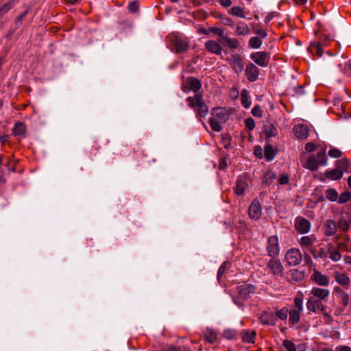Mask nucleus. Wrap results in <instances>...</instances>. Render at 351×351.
<instances>
[{"label":"nucleus","instance_id":"f257e3e1","mask_svg":"<svg viewBox=\"0 0 351 351\" xmlns=\"http://www.w3.org/2000/svg\"><path fill=\"white\" fill-rule=\"evenodd\" d=\"M230 114L227 109L224 108H215L212 110L211 117L209 119V124L215 132L221 130V123H226L229 119Z\"/></svg>","mask_w":351,"mask_h":351},{"label":"nucleus","instance_id":"f03ea898","mask_svg":"<svg viewBox=\"0 0 351 351\" xmlns=\"http://www.w3.org/2000/svg\"><path fill=\"white\" fill-rule=\"evenodd\" d=\"M186 101L191 108H197V117L199 119L205 117L208 114V108L204 103L203 95L201 93H196L194 97H189Z\"/></svg>","mask_w":351,"mask_h":351},{"label":"nucleus","instance_id":"7ed1b4c3","mask_svg":"<svg viewBox=\"0 0 351 351\" xmlns=\"http://www.w3.org/2000/svg\"><path fill=\"white\" fill-rule=\"evenodd\" d=\"M298 242L303 250L310 252L315 258H317L315 250L313 248L315 244L317 242V237L314 234L302 236L298 239Z\"/></svg>","mask_w":351,"mask_h":351},{"label":"nucleus","instance_id":"20e7f679","mask_svg":"<svg viewBox=\"0 0 351 351\" xmlns=\"http://www.w3.org/2000/svg\"><path fill=\"white\" fill-rule=\"evenodd\" d=\"M285 258L289 266H297L301 263L302 255L299 249L293 247L286 252Z\"/></svg>","mask_w":351,"mask_h":351},{"label":"nucleus","instance_id":"39448f33","mask_svg":"<svg viewBox=\"0 0 351 351\" xmlns=\"http://www.w3.org/2000/svg\"><path fill=\"white\" fill-rule=\"evenodd\" d=\"M266 250L271 258L276 257L279 254L280 247L278 237L271 236L267 239Z\"/></svg>","mask_w":351,"mask_h":351},{"label":"nucleus","instance_id":"423d86ee","mask_svg":"<svg viewBox=\"0 0 351 351\" xmlns=\"http://www.w3.org/2000/svg\"><path fill=\"white\" fill-rule=\"evenodd\" d=\"M337 164H339V167L342 169V170L333 169L326 173V176L332 180H337L341 178L343 176V170L348 171L349 162L347 160H340L337 162Z\"/></svg>","mask_w":351,"mask_h":351},{"label":"nucleus","instance_id":"0eeeda50","mask_svg":"<svg viewBox=\"0 0 351 351\" xmlns=\"http://www.w3.org/2000/svg\"><path fill=\"white\" fill-rule=\"evenodd\" d=\"M250 58L259 66L266 67L269 64L270 56L267 52L258 51L251 53Z\"/></svg>","mask_w":351,"mask_h":351},{"label":"nucleus","instance_id":"6e6552de","mask_svg":"<svg viewBox=\"0 0 351 351\" xmlns=\"http://www.w3.org/2000/svg\"><path fill=\"white\" fill-rule=\"evenodd\" d=\"M267 268L274 276H280L283 271L284 267L280 261L276 257L271 258L267 264Z\"/></svg>","mask_w":351,"mask_h":351},{"label":"nucleus","instance_id":"1a4fd4ad","mask_svg":"<svg viewBox=\"0 0 351 351\" xmlns=\"http://www.w3.org/2000/svg\"><path fill=\"white\" fill-rule=\"evenodd\" d=\"M324 302L315 298V297H310L306 302V308L311 312H316L317 311L323 312L326 308Z\"/></svg>","mask_w":351,"mask_h":351},{"label":"nucleus","instance_id":"9d476101","mask_svg":"<svg viewBox=\"0 0 351 351\" xmlns=\"http://www.w3.org/2000/svg\"><path fill=\"white\" fill-rule=\"evenodd\" d=\"M295 228L300 234H306L311 230V223L303 217H297L295 220Z\"/></svg>","mask_w":351,"mask_h":351},{"label":"nucleus","instance_id":"9b49d317","mask_svg":"<svg viewBox=\"0 0 351 351\" xmlns=\"http://www.w3.org/2000/svg\"><path fill=\"white\" fill-rule=\"evenodd\" d=\"M249 215L251 219L257 220L261 215V207L260 202L257 200H254L249 207Z\"/></svg>","mask_w":351,"mask_h":351},{"label":"nucleus","instance_id":"f8f14e48","mask_svg":"<svg viewBox=\"0 0 351 351\" xmlns=\"http://www.w3.org/2000/svg\"><path fill=\"white\" fill-rule=\"evenodd\" d=\"M311 293L313 295L312 297H315V298L323 300L326 302L330 294V291L327 289L313 287L311 291Z\"/></svg>","mask_w":351,"mask_h":351},{"label":"nucleus","instance_id":"ddd939ff","mask_svg":"<svg viewBox=\"0 0 351 351\" xmlns=\"http://www.w3.org/2000/svg\"><path fill=\"white\" fill-rule=\"evenodd\" d=\"M245 75L250 82L256 81L259 75V69L252 63L246 66Z\"/></svg>","mask_w":351,"mask_h":351},{"label":"nucleus","instance_id":"4468645a","mask_svg":"<svg viewBox=\"0 0 351 351\" xmlns=\"http://www.w3.org/2000/svg\"><path fill=\"white\" fill-rule=\"evenodd\" d=\"M258 320L262 324L274 326L276 322V317L273 313L263 312L260 315Z\"/></svg>","mask_w":351,"mask_h":351},{"label":"nucleus","instance_id":"2eb2a0df","mask_svg":"<svg viewBox=\"0 0 351 351\" xmlns=\"http://www.w3.org/2000/svg\"><path fill=\"white\" fill-rule=\"evenodd\" d=\"M311 279L319 286L326 287L328 286L330 282L329 278L318 271H314L313 274L311 276Z\"/></svg>","mask_w":351,"mask_h":351},{"label":"nucleus","instance_id":"dca6fc26","mask_svg":"<svg viewBox=\"0 0 351 351\" xmlns=\"http://www.w3.org/2000/svg\"><path fill=\"white\" fill-rule=\"evenodd\" d=\"M206 50L212 53L220 55L221 53L222 47L217 42L210 40L205 43Z\"/></svg>","mask_w":351,"mask_h":351},{"label":"nucleus","instance_id":"f3484780","mask_svg":"<svg viewBox=\"0 0 351 351\" xmlns=\"http://www.w3.org/2000/svg\"><path fill=\"white\" fill-rule=\"evenodd\" d=\"M294 134L300 139L307 138L308 134V129L307 126L303 124H298L294 126L293 129Z\"/></svg>","mask_w":351,"mask_h":351},{"label":"nucleus","instance_id":"a211bd4d","mask_svg":"<svg viewBox=\"0 0 351 351\" xmlns=\"http://www.w3.org/2000/svg\"><path fill=\"white\" fill-rule=\"evenodd\" d=\"M186 84L190 90L196 93L202 87L201 82L196 77H189L186 79Z\"/></svg>","mask_w":351,"mask_h":351},{"label":"nucleus","instance_id":"6ab92c4d","mask_svg":"<svg viewBox=\"0 0 351 351\" xmlns=\"http://www.w3.org/2000/svg\"><path fill=\"white\" fill-rule=\"evenodd\" d=\"M327 252L330 254V258L332 261H339L341 258L339 251L337 250L332 243H328Z\"/></svg>","mask_w":351,"mask_h":351},{"label":"nucleus","instance_id":"aec40b11","mask_svg":"<svg viewBox=\"0 0 351 351\" xmlns=\"http://www.w3.org/2000/svg\"><path fill=\"white\" fill-rule=\"evenodd\" d=\"M173 45L176 53L184 52L188 49L189 47V45L186 41L178 38H176L173 40Z\"/></svg>","mask_w":351,"mask_h":351},{"label":"nucleus","instance_id":"412c9836","mask_svg":"<svg viewBox=\"0 0 351 351\" xmlns=\"http://www.w3.org/2000/svg\"><path fill=\"white\" fill-rule=\"evenodd\" d=\"M302 311H299L298 309L291 308L290 311H289V321L291 324L294 325L299 322L300 319V315Z\"/></svg>","mask_w":351,"mask_h":351},{"label":"nucleus","instance_id":"4be33fe9","mask_svg":"<svg viewBox=\"0 0 351 351\" xmlns=\"http://www.w3.org/2000/svg\"><path fill=\"white\" fill-rule=\"evenodd\" d=\"M230 64L237 73L241 71V60L239 54L232 55Z\"/></svg>","mask_w":351,"mask_h":351},{"label":"nucleus","instance_id":"5701e85b","mask_svg":"<svg viewBox=\"0 0 351 351\" xmlns=\"http://www.w3.org/2000/svg\"><path fill=\"white\" fill-rule=\"evenodd\" d=\"M17 2L16 0H9L8 2L0 6V19L8 13Z\"/></svg>","mask_w":351,"mask_h":351},{"label":"nucleus","instance_id":"b1692460","mask_svg":"<svg viewBox=\"0 0 351 351\" xmlns=\"http://www.w3.org/2000/svg\"><path fill=\"white\" fill-rule=\"evenodd\" d=\"M256 335V332L253 330H243V342L247 343H254V338Z\"/></svg>","mask_w":351,"mask_h":351},{"label":"nucleus","instance_id":"393cba45","mask_svg":"<svg viewBox=\"0 0 351 351\" xmlns=\"http://www.w3.org/2000/svg\"><path fill=\"white\" fill-rule=\"evenodd\" d=\"M265 132L267 138L276 136L278 134L277 128L271 123H267L265 125Z\"/></svg>","mask_w":351,"mask_h":351},{"label":"nucleus","instance_id":"a878e982","mask_svg":"<svg viewBox=\"0 0 351 351\" xmlns=\"http://www.w3.org/2000/svg\"><path fill=\"white\" fill-rule=\"evenodd\" d=\"M12 132L14 136L23 135L26 132V126L22 122H16L14 125Z\"/></svg>","mask_w":351,"mask_h":351},{"label":"nucleus","instance_id":"bb28decb","mask_svg":"<svg viewBox=\"0 0 351 351\" xmlns=\"http://www.w3.org/2000/svg\"><path fill=\"white\" fill-rule=\"evenodd\" d=\"M204 339L208 341L209 343H214L217 338V332L210 328H207L204 334Z\"/></svg>","mask_w":351,"mask_h":351},{"label":"nucleus","instance_id":"cd10ccee","mask_svg":"<svg viewBox=\"0 0 351 351\" xmlns=\"http://www.w3.org/2000/svg\"><path fill=\"white\" fill-rule=\"evenodd\" d=\"M262 39L263 38L258 36H252L249 40V47L254 49H259L263 44Z\"/></svg>","mask_w":351,"mask_h":351},{"label":"nucleus","instance_id":"c85d7f7f","mask_svg":"<svg viewBox=\"0 0 351 351\" xmlns=\"http://www.w3.org/2000/svg\"><path fill=\"white\" fill-rule=\"evenodd\" d=\"M264 156L268 161H271L274 158L276 152L272 145H267L265 147Z\"/></svg>","mask_w":351,"mask_h":351},{"label":"nucleus","instance_id":"c756f323","mask_svg":"<svg viewBox=\"0 0 351 351\" xmlns=\"http://www.w3.org/2000/svg\"><path fill=\"white\" fill-rule=\"evenodd\" d=\"M335 280L341 285H348L350 283V278L345 274L336 273Z\"/></svg>","mask_w":351,"mask_h":351},{"label":"nucleus","instance_id":"7c9ffc66","mask_svg":"<svg viewBox=\"0 0 351 351\" xmlns=\"http://www.w3.org/2000/svg\"><path fill=\"white\" fill-rule=\"evenodd\" d=\"M337 225L335 221L329 220L326 223V234L328 236H332L336 233Z\"/></svg>","mask_w":351,"mask_h":351},{"label":"nucleus","instance_id":"2f4dec72","mask_svg":"<svg viewBox=\"0 0 351 351\" xmlns=\"http://www.w3.org/2000/svg\"><path fill=\"white\" fill-rule=\"evenodd\" d=\"M304 167L311 171L316 170L318 168L317 159L315 157H310L304 165Z\"/></svg>","mask_w":351,"mask_h":351},{"label":"nucleus","instance_id":"473e14b6","mask_svg":"<svg viewBox=\"0 0 351 351\" xmlns=\"http://www.w3.org/2000/svg\"><path fill=\"white\" fill-rule=\"evenodd\" d=\"M231 263L228 261H225L222 263V265L220 266L218 272H217V280L220 282L221 278L225 271L228 269L230 267Z\"/></svg>","mask_w":351,"mask_h":351},{"label":"nucleus","instance_id":"72a5a7b5","mask_svg":"<svg viewBox=\"0 0 351 351\" xmlns=\"http://www.w3.org/2000/svg\"><path fill=\"white\" fill-rule=\"evenodd\" d=\"M230 49H237L239 46V41L235 38L228 36L223 40Z\"/></svg>","mask_w":351,"mask_h":351},{"label":"nucleus","instance_id":"f704fd0d","mask_svg":"<svg viewBox=\"0 0 351 351\" xmlns=\"http://www.w3.org/2000/svg\"><path fill=\"white\" fill-rule=\"evenodd\" d=\"M326 197L331 202H335L338 199V193L334 189H328L326 191Z\"/></svg>","mask_w":351,"mask_h":351},{"label":"nucleus","instance_id":"c9c22d12","mask_svg":"<svg viewBox=\"0 0 351 351\" xmlns=\"http://www.w3.org/2000/svg\"><path fill=\"white\" fill-rule=\"evenodd\" d=\"M304 278V274L298 269L291 271V279L295 281H300Z\"/></svg>","mask_w":351,"mask_h":351},{"label":"nucleus","instance_id":"e433bc0d","mask_svg":"<svg viewBox=\"0 0 351 351\" xmlns=\"http://www.w3.org/2000/svg\"><path fill=\"white\" fill-rule=\"evenodd\" d=\"M252 31L254 34L257 35L256 36L263 39L266 38L267 36L266 30L259 27H254Z\"/></svg>","mask_w":351,"mask_h":351},{"label":"nucleus","instance_id":"4c0bfd02","mask_svg":"<svg viewBox=\"0 0 351 351\" xmlns=\"http://www.w3.org/2000/svg\"><path fill=\"white\" fill-rule=\"evenodd\" d=\"M237 332L234 329H227L224 330L223 337L228 340L233 339L236 337Z\"/></svg>","mask_w":351,"mask_h":351},{"label":"nucleus","instance_id":"58836bf2","mask_svg":"<svg viewBox=\"0 0 351 351\" xmlns=\"http://www.w3.org/2000/svg\"><path fill=\"white\" fill-rule=\"evenodd\" d=\"M351 197V193L350 192H344L342 193L338 199L339 204H343L345 202H347Z\"/></svg>","mask_w":351,"mask_h":351},{"label":"nucleus","instance_id":"ea45409f","mask_svg":"<svg viewBox=\"0 0 351 351\" xmlns=\"http://www.w3.org/2000/svg\"><path fill=\"white\" fill-rule=\"evenodd\" d=\"M288 313H289V310L287 308H281L280 310H278L277 312H276V316L282 319V320H284V319H286L287 317V315H288Z\"/></svg>","mask_w":351,"mask_h":351},{"label":"nucleus","instance_id":"a19ab883","mask_svg":"<svg viewBox=\"0 0 351 351\" xmlns=\"http://www.w3.org/2000/svg\"><path fill=\"white\" fill-rule=\"evenodd\" d=\"M315 158L317 159L318 164H320L322 166H325L326 165L327 157L324 153L320 152L317 154Z\"/></svg>","mask_w":351,"mask_h":351},{"label":"nucleus","instance_id":"79ce46f5","mask_svg":"<svg viewBox=\"0 0 351 351\" xmlns=\"http://www.w3.org/2000/svg\"><path fill=\"white\" fill-rule=\"evenodd\" d=\"M210 31L217 34L221 38L222 40H223L227 36L226 35L224 34V31L221 28L211 27L210 29Z\"/></svg>","mask_w":351,"mask_h":351},{"label":"nucleus","instance_id":"37998d69","mask_svg":"<svg viewBox=\"0 0 351 351\" xmlns=\"http://www.w3.org/2000/svg\"><path fill=\"white\" fill-rule=\"evenodd\" d=\"M283 346L287 351H297L295 344L289 340H285L283 341Z\"/></svg>","mask_w":351,"mask_h":351},{"label":"nucleus","instance_id":"c03bdc74","mask_svg":"<svg viewBox=\"0 0 351 351\" xmlns=\"http://www.w3.org/2000/svg\"><path fill=\"white\" fill-rule=\"evenodd\" d=\"M255 287L251 284L243 285V294L254 293Z\"/></svg>","mask_w":351,"mask_h":351},{"label":"nucleus","instance_id":"a18cd8bd","mask_svg":"<svg viewBox=\"0 0 351 351\" xmlns=\"http://www.w3.org/2000/svg\"><path fill=\"white\" fill-rule=\"evenodd\" d=\"M292 308L303 311V301L300 298L294 299V306Z\"/></svg>","mask_w":351,"mask_h":351},{"label":"nucleus","instance_id":"49530a36","mask_svg":"<svg viewBox=\"0 0 351 351\" xmlns=\"http://www.w3.org/2000/svg\"><path fill=\"white\" fill-rule=\"evenodd\" d=\"M328 155L331 157V158H338L339 157L341 156V151H339V149H336V148H333V149H331L329 152H328Z\"/></svg>","mask_w":351,"mask_h":351},{"label":"nucleus","instance_id":"de8ad7c7","mask_svg":"<svg viewBox=\"0 0 351 351\" xmlns=\"http://www.w3.org/2000/svg\"><path fill=\"white\" fill-rule=\"evenodd\" d=\"M239 89L237 87H233L230 90L229 96L232 99L234 100L239 97Z\"/></svg>","mask_w":351,"mask_h":351},{"label":"nucleus","instance_id":"09e8293b","mask_svg":"<svg viewBox=\"0 0 351 351\" xmlns=\"http://www.w3.org/2000/svg\"><path fill=\"white\" fill-rule=\"evenodd\" d=\"M245 126L246 128L250 130H252L254 127H255V123H254V121L252 118L250 117V118H247L245 121Z\"/></svg>","mask_w":351,"mask_h":351},{"label":"nucleus","instance_id":"8fccbe9b","mask_svg":"<svg viewBox=\"0 0 351 351\" xmlns=\"http://www.w3.org/2000/svg\"><path fill=\"white\" fill-rule=\"evenodd\" d=\"M275 178V174L273 173V172H267L265 173V178H264V182L266 183V184H270V182H271V180Z\"/></svg>","mask_w":351,"mask_h":351},{"label":"nucleus","instance_id":"3c124183","mask_svg":"<svg viewBox=\"0 0 351 351\" xmlns=\"http://www.w3.org/2000/svg\"><path fill=\"white\" fill-rule=\"evenodd\" d=\"M252 114L256 117H261L262 116V110L260 106H256L252 110Z\"/></svg>","mask_w":351,"mask_h":351},{"label":"nucleus","instance_id":"603ef678","mask_svg":"<svg viewBox=\"0 0 351 351\" xmlns=\"http://www.w3.org/2000/svg\"><path fill=\"white\" fill-rule=\"evenodd\" d=\"M337 226L340 229L346 230L348 228V224L346 219L342 218L337 222Z\"/></svg>","mask_w":351,"mask_h":351},{"label":"nucleus","instance_id":"864d4df0","mask_svg":"<svg viewBox=\"0 0 351 351\" xmlns=\"http://www.w3.org/2000/svg\"><path fill=\"white\" fill-rule=\"evenodd\" d=\"M251 101L248 100L246 96V91L243 89V106L247 108L250 106Z\"/></svg>","mask_w":351,"mask_h":351},{"label":"nucleus","instance_id":"5fc2aeb1","mask_svg":"<svg viewBox=\"0 0 351 351\" xmlns=\"http://www.w3.org/2000/svg\"><path fill=\"white\" fill-rule=\"evenodd\" d=\"M128 10L131 12H136L138 10V3L136 1L130 2L128 5Z\"/></svg>","mask_w":351,"mask_h":351},{"label":"nucleus","instance_id":"6e6d98bb","mask_svg":"<svg viewBox=\"0 0 351 351\" xmlns=\"http://www.w3.org/2000/svg\"><path fill=\"white\" fill-rule=\"evenodd\" d=\"M230 13L234 16L241 17V8L240 7H232L230 9Z\"/></svg>","mask_w":351,"mask_h":351},{"label":"nucleus","instance_id":"4d7b16f0","mask_svg":"<svg viewBox=\"0 0 351 351\" xmlns=\"http://www.w3.org/2000/svg\"><path fill=\"white\" fill-rule=\"evenodd\" d=\"M350 301L349 295L346 293H343L341 294V302L344 306H347Z\"/></svg>","mask_w":351,"mask_h":351},{"label":"nucleus","instance_id":"13d9d810","mask_svg":"<svg viewBox=\"0 0 351 351\" xmlns=\"http://www.w3.org/2000/svg\"><path fill=\"white\" fill-rule=\"evenodd\" d=\"M28 11L27 10H25L20 16H19L16 19V25L19 26L21 24V21L26 16Z\"/></svg>","mask_w":351,"mask_h":351},{"label":"nucleus","instance_id":"bf43d9fd","mask_svg":"<svg viewBox=\"0 0 351 351\" xmlns=\"http://www.w3.org/2000/svg\"><path fill=\"white\" fill-rule=\"evenodd\" d=\"M164 351H191V350L186 348H181L180 347L171 346L169 349H167Z\"/></svg>","mask_w":351,"mask_h":351},{"label":"nucleus","instance_id":"052dcab7","mask_svg":"<svg viewBox=\"0 0 351 351\" xmlns=\"http://www.w3.org/2000/svg\"><path fill=\"white\" fill-rule=\"evenodd\" d=\"M289 182V178L287 176L285 175H280V178H278V182L280 184H287Z\"/></svg>","mask_w":351,"mask_h":351},{"label":"nucleus","instance_id":"680f3d73","mask_svg":"<svg viewBox=\"0 0 351 351\" xmlns=\"http://www.w3.org/2000/svg\"><path fill=\"white\" fill-rule=\"evenodd\" d=\"M275 16H276L275 12L269 13L265 18V24H267V25L269 24V22L275 17Z\"/></svg>","mask_w":351,"mask_h":351},{"label":"nucleus","instance_id":"e2e57ef3","mask_svg":"<svg viewBox=\"0 0 351 351\" xmlns=\"http://www.w3.org/2000/svg\"><path fill=\"white\" fill-rule=\"evenodd\" d=\"M336 351H351V348L348 346L340 345L336 347Z\"/></svg>","mask_w":351,"mask_h":351},{"label":"nucleus","instance_id":"0e129e2a","mask_svg":"<svg viewBox=\"0 0 351 351\" xmlns=\"http://www.w3.org/2000/svg\"><path fill=\"white\" fill-rule=\"evenodd\" d=\"M315 149V145L314 143H308L306 145V149L308 151V152H313L314 149Z\"/></svg>","mask_w":351,"mask_h":351},{"label":"nucleus","instance_id":"69168bd1","mask_svg":"<svg viewBox=\"0 0 351 351\" xmlns=\"http://www.w3.org/2000/svg\"><path fill=\"white\" fill-rule=\"evenodd\" d=\"M336 249L338 250L339 251L341 250H345L346 251L348 250V246L343 243H338Z\"/></svg>","mask_w":351,"mask_h":351},{"label":"nucleus","instance_id":"338daca9","mask_svg":"<svg viewBox=\"0 0 351 351\" xmlns=\"http://www.w3.org/2000/svg\"><path fill=\"white\" fill-rule=\"evenodd\" d=\"M227 167V162L225 159L219 160V167L220 169H224Z\"/></svg>","mask_w":351,"mask_h":351},{"label":"nucleus","instance_id":"774afa93","mask_svg":"<svg viewBox=\"0 0 351 351\" xmlns=\"http://www.w3.org/2000/svg\"><path fill=\"white\" fill-rule=\"evenodd\" d=\"M304 260L305 263L307 265L312 263V259H311V256L306 253H304Z\"/></svg>","mask_w":351,"mask_h":351}]
</instances>
